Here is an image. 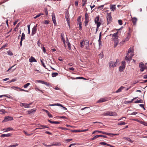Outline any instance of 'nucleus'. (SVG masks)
<instances>
[{
	"label": "nucleus",
	"instance_id": "obj_12",
	"mask_svg": "<svg viewBox=\"0 0 147 147\" xmlns=\"http://www.w3.org/2000/svg\"><path fill=\"white\" fill-rule=\"evenodd\" d=\"M52 19L53 22V23L55 25H56L57 23L55 20V15L54 13H52Z\"/></svg>",
	"mask_w": 147,
	"mask_h": 147
},
{
	"label": "nucleus",
	"instance_id": "obj_41",
	"mask_svg": "<svg viewBox=\"0 0 147 147\" xmlns=\"http://www.w3.org/2000/svg\"><path fill=\"white\" fill-rule=\"evenodd\" d=\"M79 30H82V22H80V23H79Z\"/></svg>",
	"mask_w": 147,
	"mask_h": 147
},
{
	"label": "nucleus",
	"instance_id": "obj_45",
	"mask_svg": "<svg viewBox=\"0 0 147 147\" xmlns=\"http://www.w3.org/2000/svg\"><path fill=\"white\" fill-rule=\"evenodd\" d=\"M0 112H2L1 113L3 114L6 112L5 111V110L3 109L0 110Z\"/></svg>",
	"mask_w": 147,
	"mask_h": 147
},
{
	"label": "nucleus",
	"instance_id": "obj_2",
	"mask_svg": "<svg viewBox=\"0 0 147 147\" xmlns=\"http://www.w3.org/2000/svg\"><path fill=\"white\" fill-rule=\"evenodd\" d=\"M119 60L118 59H117L116 61L114 62L113 61H111L109 63V67L110 68L114 67L116 66L119 63Z\"/></svg>",
	"mask_w": 147,
	"mask_h": 147
},
{
	"label": "nucleus",
	"instance_id": "obj_6",
	"mask_svg": "<svg viewBox=\"0 0 147 147\" xmlns=\"http://www.w3.org/2000/svg\"><path fill=\"white\" fill-rule=\"evenodd\" d=\"M99 17L98 16H96L94 22L96 24L97 28H98L101 25V23L99 22Z\"/></svg>",
	"mask_w": 147,
	"mask_h": 147
},
{
	"label": "nucleus",
	"instance_id": "obj_15",
	"mask_svg": "<svg viewBox=\"0 0 147 147\" xmlns=\"http://www.w3.org/2000/svg\"><path fill=\"white\" fill-rule=\"evenodd\" d=\"M29 61L30 62L32 63L33 62H36V60L35 59L34 57L32 56L30 57V58L29 59Z\"/></svg>",
	"mask_w": 147,
	"mask_h": 147
},
{
	"label": "nucleus",
	"instance_id": "obj_32",
	"mask_svg": "<svg viewBox=\"0 0 147 147\" xmlns=\"http://www.w3.org/2000/svg\"><path fill=\"white\" fill-rule=\"evenodd\" d=\"M143 102V100H142L141 99H140V100H137L134 102V103H142Z\"/></svg>",
	"mask_w": 147,
	"mask_h": 147
},
{
	"label": "nucleus",
	"instance_id": "obj_11",
	"mask_svg": "<svg viewBox=\"0 0 147 147\" xmlns=\"http://www.w3.org/2000/svg\"><path fill=\"white\" fill-rule=\"evenodd\" d=\"M84 44L85 45L86 49L87 50H89V49L88 47L89 45V41L87 40H85L84 42Z\"/></svg>",
	"mask_w": 147,
	"mask_h": 147
},
{
	"label": "nucleus",
	"instance_id": "obj_8",
	"mask_svg": "<svg viewBox=\"0 0 147 147\" xmlns=\"http://www.w3.org/2000/svg\"><path fill=\"white\" fill-rule=\"evenodd\" d=\"M13 119V118L12 117L8 116L5 117L4 119L2 121V122H7L12 120Z\"/></svg>",
	"mask_w": 147,
	"mask_h": 147
},
{
	"label": "nucleus",
	"instance_id": "obj_58",
	"mask_svg": "<svg viewBox=\"0 0 147 147\" xmlns=\"http://www.w3.org/2000/svg\"><path fill=\"white\" fill-rule=\"evenodd\" d=\"M84 43L83 42V41H81L80 42V46L81 47L83 48L84 47V45H83V44Z\"/></svg>",
	"mask_w": 147,
	"mask_h": 147
},
{
	"label": "nucleus",
	"instance_id": "obj_64",
	"mask_svg": "<svg viewBox=\"0 0 147 147\" xmlns=\"http://www.w3.org/2000/svg\"><path fill=\"white\" fill-rule=\"evenodd\" d=\"M122 65H125V61H122L121 62Z\"/></svg>",
	"mask_w": 147,
	"mask_h": 147
},
{
	"label": "nucleus",
	"instance_id": "obj_30",
	"mask_svg": "<svg viewBox=\"0 0 147 147\" xmlns=\"http://www.w3.org/2000/svg\"><path fill=\"white\" fill-rule=\"evenodd\" d=\"M52 76L53 77H55L57 76L58 75V74L57 73H53L52 74Z\"/></svg>",
	"mask_w": 147,
	"mask_h": 147
},
{
	"label": "nucleus",
	"instance_id": "obj_44",
	"mask_svg": "<svg viewBox=\"0 0 147 147\" xmlns=\"http://www.w3.org/2000/svg\"><path fill=\"white\" fill-rule=\"evenodd\" d=\"M126 124V123L124 122H122L121 123H119L117 124L118 125H124Z\"/></svg>",
	"mask_w": 147,
	"mask_h": 147
},
{
	"label": "nucleus",
	"instance_id": "obj_20",
	"mask_svg": "<svg viewBox=\"0 0 147 147\" xmlns=\"http://www.w3.org/2000/svg\"><path fill=\"white\" fill-rule=\"evenodd\" d=\"M133 47H130L128 49V54L129 53H132L134 51V49L133 48Z\"/></svg>",
	"mask_w": 147,
	"mask_h": 147
},
{
	"label": "nucleus",
	"instance_id": "obj_52",
	"mask_svg": "<svg viewBox=\"0 0 147 147\" xmlns=\"http://www.w3.org/2000/svg\"><path fill=\"white\" fill-rule=\"evenodd\" d=\"M145 69V66H144V67L141 68L140 69V71L141 72L143 71Z\"/></svg>",
	"mask_w": 147,
	"mask_h": 147
},
{
	"label": "nucleus",
	"instance_id": "obj_9",
	"mask_svg": "<svg viewBox=\"0 0 147 147\" xmlns=\"http://www.w3.org/2000/svg\"><path fill=\"white\" fill-rule=\"evenodd\" d=\"M37 24H36V25L34 26L32 28L31 35L32 36L34 35L36 32L37 31Z\"/></svg>",
	"mask_w": 147,
	"mask_h": 147
},
{
	"label": "nucleus",
	"instance_id": "obj_55",
	"mask_svg": "<svg viewBox=\"0 0 147 147\" xmlns=\"http://www.w3.org/2000/svg\"><path fill=\"white\" fill-rule=\"evenodd\" d=\"M78 4V1H76L75 2V5L76 6H77Z\"/></svg>",
	"mask_w": 147,
	"mask_h": 147
},
{
	"label": "nucleus",
	"instance_id": "obj_37",
	"mask_svg": "<svg viewBox=\"0 0 147 147\" xmlns=\"http://www.w3.org/2000/svg\"><path fill=\"white\" fill-rule=\"evenodd\" d=\"M43 59H40V61H41V62L42 63V66L44 67H45V68H46V67H45L46 66L45 65V64H44V63L43 61Z\"/></svg>",
	"mask_w": 147,
	"mask_h": 147
},
{
	"label": "nucleus",
	"instance_id": "obj_17",
	"mask_svg": "<svg viewBox=\"0 0 147 147\" xmlns=\"http://www.w3.org/2000/svg\"><path fill=\"white\" fill-rule=\"evenodd\" d=\"M132 57L131 56H126L125 57V59L126 61H130L131 60Z\"/></svg>",
	"mask_w": 147,
	"mask_h": 147
},
{
	"label": "nucleus",
	"instance_id": "obj_51",
	"mask_svg": "<svg viewBox=\"0 0 147 147\" xmlns=\"http://www.w3.org/2000/svg\"><path fill=\"white\" fill-rule=\"evenodd\" d=\"M81 20V16H79L78 17V20H77V21H78V22H79V23H80V22H80Z\"/></svg>",
	"mask_w": 147,
	"mask_h": 147
},
{
	"label": "nucleus",
	"instance_id": "obj_4",
	"mask_svg": "<svg viewBox=\"0 0 147 147\" xmlns=\"http://www.w3.org/2000/svg\"><path fill=\"white\" fill-rule=\"evenodd\" d=\"M65 17L66 19L67 22V24L69 27H70V20L69 18V12L68 10L66 11L65 13Z\"/></svg>",
	"mask_w": 147,
	"mask_h": 147
},
{
	"label": "nucleus",
	"instance_id": "obj_26",
	"mask_svg": "<svg viewBox=\"0 0 147 147\" xmlns=\"http://www.w3.org/2000/svg\"><path fill=\"white\" fill-rule=\"evenodd\" d=\"M48 121L51 123H54L55 124H59L60 123L58 121H50V120L48 119Z\"/></svg>",
	"mask_w": 147,
	"mask_h": 147
},
{
	"label": "nucleus",
	"instance_id": "obj_36",
	"mask_svg": "<svg viewBox=\"0 0 147 147\" xmlns=\"http://www.w3.org/2000/svg\"><path fill=\"white\" fill-rule=\"evenodd\" d=\"M61 40L63 42L64 44H65V39L64 38H63V36L62 35V34H61Z\"/></svg>",
	"mask_w": 147,
	"mask_h": 147
},
{
	"label": "nucleus",
	"instance_id": "obj_54",
	"mask_svg": "<svg viewBox=\"0 0 147 147\" xmlns=\"http://www.w3.org/2000/svg\"><path fill=\"white\" fill-rule=\"evenodd\" d=\"M98 42H99V46H100V45L101 44V39H99V40H98Z\"/></svg>",
	"mask_w": 147,
	"mask_h": 147
},
{
	"label": "nucleus",
	"instance_id": "obj_49",
	"mask_svg": "<svg viewBox=\"0 0 147 147\" xmlns=\"http://www.w3.org/2000/svg\"><path fill=\"white\" fill-rule=\"evenodd\" d=\"M37 82H39V83H41L42 84H44V81H42V80H37Z\"/></svg>",
	"mask_w": 147,
	"mask_h": 147
},
{
	"label": "nucleus",
	"instance_id": "obj_34",
	"mask_svg": "<svg viewBox=\"0 0 147 147\" xmlns=\"http://www.w3.org/2000/svg\"><path fill=\"white\" fill-rule=\"evenodd\" d=\"M25 36L24 34V33H22V36L21 38V40H23L25 39Z\"/></svg>",
	"mask_w": 147,
	"mask_h": 147
},
{
	"label": "nucleus",
	"instance_id": "obj_48",
	"mask_svg": "<svg viewBox=\"0 0 147 147\" xmlns=\"http://www.w3.org/2000/svg\"><path fill=\"white\" fill-rule=\"evenodd\" d=\"M49 21L48 20H45L44 21V23L45 24H49Z\"/></svg>",
	"mask_w": 147,
	"mask_h": 147
},
{
	"label": "nucleus",
	"instance_id": "obj_61",
	"mask_svg": "<svg viewBox=\"0 0 147 147\" xmlns=\"http://www.w3.org/2000/svg\"><path fill=\"white\" fill-rule=\"evenodd\" d=\"M16 65V64L14 65L11 66V67L10 68H9L7 70V71H9L13 67Z\"/></svg>",
	"mask_w": 147,
	"mask_h": 147
},
{
	"label": "nucleus",
	"instance_id": "obj_57",
	"mask_svg": "<svg viewBox=\"0 0 147 147\" xmlns=\"http://www.w3.org/2000/svg\"><path fill=\"white\" fill-rule=\"evenodd\" d=\"M43 84H45L47 86H48L50 85L49 83L45 82H44Z\"/></svg>",
	"mask_w": 147,
	"mask_h": 147
},
{
	"label": "nucleus",
	"instance_id": "obj_33",
	"mask_svg": "<svg viewBox=\"0 0 147 147\" xmlns=\"http://www.w3.org/2000/svg\"><path fill=\"white\" fill-rule=\"evenodd\" d=\"M96 132H98V133H102V134H103V133H104V132H103V131H98V130H96V131H93L92 133V134H94Z\"/></svg>",
	"mask_w": 147,
	"mask_h": 147
},
{
	"label": "nucleus",
	"instance_id": "obj_23",
	"mask_svg": "<svg viewBox=\"0 0 147 147\" xmlns=\"http://www.w3.org/2000/svg\"><path fill=\"white\" fill-rule=\"evenodd\" d=\"M124 87L122 86H121L119 89H118L116 91V93L120 92L124 88Z\"/></svg>",
	"mask_w": 147,
	"mask_h": 147
},
{
	"label": "nucleus",
	"instance_id": "obj_43",
	"mask_svg": "<svg viewBox=\"0 0 147 147\" xmlns=\"http://www.w3.org/2000/svg\"><path fill=\"white\" fill-rule=\"evenodd\" d=\"M99 137V135L95 136L93 138L91 139L92 140H93Z\"/></svg>",
	"mask_w": 147,
	"mask_h": 147
},
{
	"label": "nucleus",
	"instance_id": "obj_53",
	"mask_svg": "<svg viewBox=\"0 0 147 147\" xmlns=\"http://www.w3.org/2000/svg\"><path fill=\"white\" fill-rule=\"evenodd\" d=\"M99 137H102L103 138H107V136L103 135H99Z\"/></svg>",
	"mask_w": 147,
	"mask_h": 147
},
{
	"label": "nucleus",
	"instance_id": "obj_40",
	"mask_svg": "<svg viewBox=\"0 0 147 147\" xmlns=\"http://www.w3.org/2000/svg\"><path fill=\"white\" fill-rule=\"evenodd\" d=\"M30 83H27L24 86V88H26L30 85Z\"/></svg>",
	"mask_w": 147,
	"mask_h": 147
},
{
	"label": "nucleus",
	"instance_id": "obj_62",
	"mask_svg": "<svg viewBox=\"0 0 147 147\" xmlns=\"http://www.w3.org/2000/svg\"><path fill=\"white\" fill-rule=\"evenodd\" d=\"M88 129H85L81 130V132L86 131H88Z\"/></svg>",
	"mask_w": 147,
	"mask_h": 147
},
{
	"label": "nucleus",
	"instance_id": "obj_1",
	"mask_svg": "<svg viewBox=\"0 0 147 147\" xmlns=\"http://www.w3.org/2000/svg\"><path fill=\"white\" fill-rule=\"evenodd\" d=\"M118 32L114 33V34H111L110 36L112 35V38L114 41L115 45L114 47H116L118 45L119 43V40L118 39V36H117Z\"/></svg>",
	"mask_w": 147,
	"mask_h": 147
},
{
	"label": "nucleus",
	"instance_id": "obj_21",
	"mask_svg": "<svg viewBox=\"0 0 147 147\" xmlns=\"http://www.w3.org/2000/svg\"><path fill=\"white\" fill-rule=\"evenodd\" d=\"M13 88H17L18 89H19L20 90V91H25V92H28V91L26 90H25L21 89V88H19L18 87H13Z\"/></svg>",
	"mask_w": 147,
	"mask_h": 147
},
{
	"label": "nucleus",
	"instance_id": "obj_24",
	"mask_svg": "<svg viewBox=\"0 0 147 147\" xmlns=\"http://www.w3.org/2000/svg\"><path fill=\"white\" fill-rule=\"evenodd\" d=\"M130 34L129 33H128V35L127 37L125 39V40L123 41H128L130 38Z\"/></svg>",
	"mask_w": 147,
	"mask_h": 147
},
{
	"label": "nucleus",
	"instance_id": "obj_5",
	"mask_svg": "<svg viewBox=\"0 0 147 147\" xmlns=\"http://www.w3.org/2000/svg\"><path fill=\"white\" fill-rule=\"evenodd\" d=\"M107 24H109L112 21V18L111 13L107 14Z\"/></svg>",
	"mask_w": 147,
	"mask_h": 147
},
{
	"label": "nucleus",
	"instance_id": "obj_25",
	"mask_svg": "<svg viewBox=\"0 0 147 147\" xmlns=\"http://www.w3.org/2000/svg\"><path fill=\"white\" fill-rule=\"evenodd\" d=\"M61 145V144L59 142H55V143H53L51 145L52 146H60Z\"/></svg>",
	"mask_w": 147,
	"mask_h": 147
},
{
	"label": "nucleus",
	"instance_id": "obj_56",
	"mask_svg": "<svg viewBox=\"0 0 147 147\" xmlns=\"http://www.w3.org/2000/svg\"><path fill=\"white\" fill-rule=\"evenodd\" d=\"M16 80H17L16 79H13L11 81H10V82L9 81V83H10L12 82H15L16 81Z\"/></svg>",
	"mask_w": 147,
	"mask_h": 147
},
{
	"label": "nucleus",
	"instance_id": "obj_42",
	"mask_svg": "<svg viewBox=\"0 0 147 147\" xmlns=\"http://www.w3.org/2000/svg\"><path fill=\"white\" fill-rule=\"evenodd\" d=\"M71 132H81V130H73L71 131Z\"/></svg>",
	"mask_w": 147,
	"mask_h": 147
},
{
	"label": "nucleus",
	"instance_id": "obj_27",
	"mask_svg": "<svg viewBox=\"0 0 147 147\" xmlns=\"http://www.w3.org/2000/svg\"><path fill=\"white\" fill-rule=\"evenodd\" d=\"M43 11L45 12L46 15L47 16L48 15V12L47 8V7H45L44 8Z\"/></svg>",
	"mask_w": 147,
	"mask_h": 147
},
{
	"label": "nucleus",
	"instance_id": "obj_7",
	"mask_svg": "<svg viewBox=\"0 0 147 147\" xmlns=\"http://www.w3.org/2000/svg\"><path fill=\"white\" fill-rule=\"evenodd\" d=\"M85 21L84 22L85 25V26H86L88 24L89 21V16H88V14L87 13H85Z\"/></svg>",
	"mask_w": 147,
	"mask_h": 147
},
{
	"label": "nucleus",
	"instance_id": "obj_10",
	"mask_svg": "<svg viewBox=\"0 0 147 147\" xmlns=\"http://www.w3.org/2000/svg\"><path fill=\"white\" fill-rule=\"evenodd\" d=\"M57 106L60 107H61L63 108L65 110H66L67 109L66 108L63 107L62 105L59 104V103H57V104H51L49 105V106Z\"/></svg>",
	"mask_w": 147,
	"mask_h": 147
},
{
	"label": "nucleus",
	"instance_id": "obj_47",
	"mask_svg": "<svg viewBox=\"0 0 147 147\" xmlns=\"http://www.w3.org/2000/svg\"><path fill=\"white\" fill-rule=\"evenodd\" d=\"M103 134H106V135H107L109 136H111L112 135V133H107V132H104V133H103Z\"/></svg>",
	"mask_w": 147,
	"mask_h": 147
},
{
	"label": "nucleus",
	"instance_id": "obj_19",
	"mask_svg": "<svg viewBox=\"0 0 147 147\" xmlns=\"http://www.w3.org/2000/svg\"><path fill=\"white\" fill-rule=\"evenodd\" d=\"M125 68V65H122L119 67V71L120 72L123 71Z\"/></svg>",
	"mask_w": 147,
	"mask_h": 147
},
{
	"label": "nucleus",
	"instance_id": "obj_38",
	"mask_svg": "<svg viewBox=\"0 0 147 147\" xmlns=\"http://www.w3.org/2000/svg\"><path fill=\"white\" fill-rule=\"evenodd\" d=\"M13 129L11 127H8L6 128V131H8L10 130H13Z\"/></svg>",
	"mask_w": 147,
	"mask_h": 147
},
{
	"label": "nucleus",
	"instance_id": "obj_31",
	"mask_svg": "<svg viewBox=\"0 0 147 147\" xmlns=\"http://www.w3.org/2000/svg\"><path fill=\"white\" fill-rule=\"evenodd\" d=\"M116 5H111V7H110L112 9V10L113 11L116 9Z\"/></svg>",
	"mask_w": 147,
	"mask_h": 147
},
{
	"label": "nucleus",
	"instance_id": "obj_63",
	"mask_svg": "<svg viewBox=\"0 0 147 147\" xmlns=\"http://www.w3.org/2000/svg\"><path fill=\"white\" fill-rule=\"evenodd\" d=\"M48 116L50 117H53V116L50 113H48V114H47Z\"/></svg>",
	"mask_w": 147,
	"mask_h": 147
},
{
	"label": "nucleus",
	"instance_id": "obj_28",
	"mask_svg": "<svg viewBox=\"0 0 147 147\" xmlns=\"http://www.w3.org/2000/svg\"><path fill=\"white\" fill-rule=\"evenodd\" d=\"M100 144H101V145H107V146H110V147H111V145L110 144H107V143L106 142H100Z\"/></svg>",
	"mask_w": 147,
	"mask_h": 147
},
{
	"label": "nucleus",
	"instance_id": "obj_39",
	"mask_svg": "<svg viewBox=\"0 0 147 147\" xmlns=\"http://www.w3.org/2000/svg\"><path fill=\"white\" fill-rule=\"evenodd\" d=\"M18 145V144L17 143H16L14 145H10L9 147H15Z\"/></svg>",
	"mask_w": 147,
	"mask_h": 147
},
{
	"label": "nucleus",
	"instance_id": "obj_16",
	"mask_svg": "<svg viewBox=\"0 0 147 147\" xmlns=\"http://www.w3.org/2000/svg\"><path fill=\"white\" fill-rule=\"evenodd\" d=\"M137 20V19L135 17L132 18L131 21L134 25H135L136 24Z\"/></svg>",
	"mask_w": 147,
	"mask_h": 147
},
{
	"label": "nucleus",
	"instance_id": "obj_46",
	"mask_svg": "<svg viewBox=\"0 0 147 147\" xmlns=\"http://www.w3.org/2000/svg\"><path fill=\"white\" fill-rule=\"evenodd\" d=\"M7 53L8 55H13L12 53L10 51H7Z\"/></svg>",
	"mask_w": 147,
	"mask_h": 147
},
{
	"label": "nucleus",
	"instance_id": "obj_29",
	"mask_svg": "<svg viewBox=\"0 0 147 147\" xmlns=\"http://www.w3.org/2000/svg\"><path fill=\"white\" fill-rule=\"evenodd\" d=\"M123 138L125 140H127L128 141H129L131 143H132L133 142V141H132L130 138H129L128 137H124Z\"/></svg>",
	"mask_w": 147,
	"mask_h": 147
},
{
	"label": "nucleus",
	"instance_id": "obj_14",
	"mask_svg": "<svg viewBox=\"0 0 147 147\" xmlns=\"http://www.w3.org/2000/svg\"><path fill=\"white\" fill-rule=\"evenodd\" d=\"M107 100L105 98H102L99 99L97 102L98 103H100L105 102L107 101Z\"/></svg>",
	"mask_w": 147,
	"mask_h": 147
},
{
	"label": "nucleus",
	"instance_id": "obj_35",
	"mask_svg": "<svg viewBox=\"0 0 147 147\" xmlns=\"http://www.w3.org/2000/svg\"><path fill=\"white\" fill-rule=\"evenodd\" d=\"M144 65L143 63L142 62H141L139 64V67L140 68L144 67Z\"/></svg>",
	"mask_w": 147,
	"mask_h": 147
},
{
	"label": "nucleus",
	"instance_id": "obj_3",
	"mask_svg": "<svg viewBox=\"0 0 147 147\" xmlns=\"http://www.w3.org/2000/svg\"><path fill=\"white\" fill-rule=\"evenodd\" d=\"M104 115L105 116H116L117 114L115 112H112L109 111H108L104 113Z\"/></svg>",
	"mask_w": 147,
	"mask_h": 147
},
{
	"label": "nucleus",
	"instance_id": "obj_60",
	"mask_svg": "<svg viewBox=\"0 0 147 147\" xmlns=\"http://www.w3.org/2000/svg\"><path fill=\"white\" fill-rule=\"evenodd\" d=\"M86 0H85L84 1H83V3H82V6H84L86 4Z\"/></svg>",
	"mask_w": 147,
	"mask_h": 147
},
{
	"label": "nucleus",
	"instance_id": "obj_50",
	"mask_svg": "<svg viewBox=\"0 0 147 147\" xmlns=\"http://www.w3.org/2000/svg\"><path fill=\"white\" fill-rule=\"evenodd\" d=\"M118 23L120 25H121L122 24V20H118Z\"/></svg>",
	"mask_w": 147,
	"mask_h": 147
},
{
	"label": "nucleus",
	"instance_id": "obj_18",
	"mask_svg": "<svg viewBox=\"0 0 147 147\" xmlns=\"http://www.w3.org/2000/svg\"><path fill=\"white\" fill-rule=\"evenodd\" d=\"M21 106L24 107L25 108H29L30 107V106H29V105L28 104L26 103H22Z\"/></svg>",
	"mask_w": 147,
	"mask_h": 147
},
{
	"label": "nucleus",
	"instance_id": "obj_13",
	"mask_svg": "<svg viewBox=\"0 0 147 147\" xmlns=\"http://www.w3.org/2000/svg\"><path fill=\"white\" fill-rule=\"evenodd\" d=\"M36 111V109H33L30 110L28 111H27L28 114H31L32 113H34Z\"/></svg>",
	"mask_w": 147,
	"mask_h": 147
},
{
	"label": "nucleus",
	"instance_id": "obj_22",
	"mask_svg": "<svg viewBox=\"0 0 147 147\" xmlns=\"http://www.w3.org/2000/svg\"><path fill=\"white\" fill-rule=\"evenodd\" d=\"M10 136H11V134H1V137H9Z\"/></svg>",
	"mask_w": 147,
	"mask_h": 147
},
{
	"label": "nucleus",
	"instance_id": "obj_59",
	"mask_svg": "<svg viewBox=\"0 0 147 147\" xmlns=\"http://www.w3.org/2000/svg\"><path fill=\"white\" fill-rule=\"evenodd\" d=\"M7 44L6 43L5 44V45H3L2 47H1V49H2V48H5L7 46Z\"/></svg>",
	"mask_w": 147,
	"mask_h": 147
}]
</instances>
